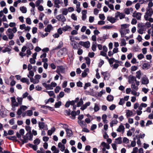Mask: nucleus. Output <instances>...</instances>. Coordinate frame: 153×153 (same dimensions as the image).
Listing matches in <instances>:
<instances>
[{"instance_id": "7", "label": "nucleus", "mask_w": 153, "mask_h": 153, "mask_svg": "<svg viewBox=\"0 0 153 153\" xmlns=\"http://www.w3.org/2000/svg\"><path fill=\"white\" fill-rule=\"evenodd\" d=\"M52 28L53 27L51 25H48L47 27L45 28V31L46 32H50Z\"/></svg>"}, {"instance_id": "21", "label": "nucleus", "mask_w": 153, "mask_h": 153, "mask_svg": "<svg viewBox=\"0 0 153 153\" xmlns=\"http://www.w3.org/2000/svg\"><path fill=\"white\" fill-rule=\"evenodd\" d=\"M126 115L127 117H130L133 114V112L129 110H128L126 111Z\"/></svg>"}, {"instance_id": "38", "label": "nucleus", "mask_w": 153, "mask_h": 153, "mask_svg": "<svg viewBox=\"0 0 153 153\" xmlns=\"http://www.w3.org/2000/svg\"><path fill=\"white\" fill-rule=\"evenodd\" d=\"M91 86V84L90 82L86 83L85 84V85L84 86V90L86 89L88 87L90 86Z\"/></svg>"}, {"instance_id": "32", "label": "nucleus", "mask_w": 153, "mask_h": 153, "mask_svg": "<svg viewBox=\"0 0 153 153\" xmlns=\"http://www.w3.org/2000/svg\"><path fill=\"white\" fill-rule=\"evenodd\" d=\"M83 101L82 98H81L79 100V101L78 102L77 104V107H79L80 106L82 105L83 104Z\"/></svg>"}, {"instance_id": "59", "label": "nucleus", "mask_w": 153, "mask_h": 153, "mask_svg": "<svg viewBox=\"0 0 153 153\" xmlns=\"http://www.w3.org/2000/svg\"><path fill=\"white\" fill-rule=\"evenodd\" d=\"M104 64V61L103 60L101 59L100 62L99 63L98 66L100 68L102 65Z\"/></svg>"}, {"instance_id": "61", "label": "nucleus", "mask_w": 153, "mask_h": 153, "mask_svg": "<svg viewBox=\"0 0 153 153\" xmlns=\"http://www.w3.org/2000/svg\"><path fill=\"white\" fill-rule=\"evenodd\" d=\"M124 11H125V13L127 15L129 14H130V10L129 8H126L124 10Z\"/></svg>"}, {"instance_id": "4", "label": "nucleus", "mask_w": 153, "mask_h": 153, "mask_svg": "<svg viewBox=\"0 0 153 153\" xmlns=\"http://www.w3.org/2000/svg\"><path fill=\"white\" fill-rule=\"evenodd\" d=\"M63 128L65 129L67 135L69 137H70L73 135V132L71 129H70L68 128H65L64 127Z\"/></svg>"}, {"instance_id": "25", "label": "nucleus", "mask_w": 153, "mask_h": 153, "mask_svg": "<svg viewBox=\"0 0 153 153\" xmlns=\"http://www.w3.org/2000/svg\"><path fill=\"white\" fill-rule=\"evenodd\" d=\"M27 48H28L30 50H32L33 48V46L32 44L30 43H28L27 44Z\"/></svg>"}, {"instance_id": "56", "label": "nucleus", "mask_w": 153, "mask_h": 153, "mask_svg": "<svg viewBox=\"0 0 153 153\" xmlns=\"http://www.w3.org/2000/svg\"><path fill=\"white\" fill-rule=\"evenodd\" d=\"M67 81L66 80L65 81L63 82L62 84V87L64 88H65L67 86Z\"/></svg>"}, {"instance_id": "16", "label": "nucleus", "mask_w": 153, "mask_h": 153, "mask_svg": "<svg viewBox=\"0 0 153 153\" xmlns=\"http://www.w3.org/2000/svg\"><path fill=\"white\" fill-rule=\"evenodd\" d=\"M20 10L22 11V13H26L27 11V8L24 6L20 7Z\"/></svg>"}, {"instance_id": "53", "label": "nucleus", "mask_w": 153, "mask_h": 153, "mask_svg": "<svg viewBox=\"0 0 153 153\" xmlns=\"http://www.w3.org/2000/svg\"><path fill=\"white\" fill-rule=\"evenodd\" d=\"M120 33L121 36V37H125V35L126 34V33H125L124 32L123 30H120Z\"/></svg>"}, {"instance_id": "51", "label": "nucleus", "mask_w": 153, "mask_h": 153, "mask_svg": "<svg viewBox=\"0 0 153 153\" xmlns=\"http://www.w3.org/2000/svg\"><path fill=\"white\" fill-rule=\"evenodd\" d=\"M99 17L102 20H104L105 19V16L104 14H100L99 15Z\"/></svg>"}, {"instance_id": "18", "label": "nucleus", "mask_w": 153, "mask_h": 153, "mask_svg": "<svg viewBox=\"0 0 153 153\" xmlns=\"http://www.w3.org/2000/svg\"><path fill=\"white\" fill-rule=\"evenodd\" d=\"M101 74L104 76V79L105 80L106 78L108 76V75L109 74L108 71L102 72Z\"/></svg>"}, {"instance_id": "41", "label": "nucleus", "mask_w": 153, "mask_h": 153, "mask_svg": "<svg viewBox=\"0 0 153 153\" xmlns=\"http://www.w3.org/2000/svg\"><path fill=\"white\" fill-rule=\"evenodd\" d=\"M122 41H121V44L120 45L121 46H122L123 45H124L125 46L126 45V41L123 38L122 39Z\"/></svg>"}, {"instance_id": "54", "label": "nucleus", "mask_w": 153, "mask_h": 153, "mask_svg": "<svg viewBox=\"0 0 153 153\" xmlns=\"http://www.w3.org/2000/svg\"><path fill=\"white\" fill-rule=\"evenodd\" d=\"M137 67L135 66H132L131 68V70L132 71H135L137 70Z\"/></svg>"}, {"instance_id": "35", "label": "nucleus", "mask_w": 153, "mask_h": 153, "mask_svg": "<svg viewBox=\"0 0 153 153\" xmlns=\"http://www.w3.org/2000/svg\"><path fill=\"white\" fill-rule=\"evenodd\" d=\"M17 99L19 105H22L23 100L22 98L18 97L17 98Z\"/></svg>"}, {"instance_id": "64", "label": "nucleus", "mask_w": 153, "mask_h": 153, "mask_svg": "<svg viewBox=\"0 0 153 153\" xmlns=\"http://www.w3.org/2000/svg\"><path fill=\"white\" fill-rule=\"evenodd\" d=\"M137 57L139 59H141L144 57V56L142 53H140L138 55Z\"/></svg>"}, {"instance_id": "29", "label": "nucleus", "mask_w": 153, "mask_h": 153, "mask_svg": "<svg viewBox=\"0 0 153 153\" xmlns=\"http://www.w3.org/2000/svg\"><path fill=\"white\" fill-rule=\"evenodd\" d=\"M71 27L67 25L64 26L62 28V30L63 31L65 32L71 28Z\"/></svg>"}, {"instance_id": "1", "label": "nucleus", "mask_w": 153, "mask_h": 153, "mask_svg": "<svg viewBox=\"0 0 153 153\" xmlns=\"http://www.w3.org/2000/svg\"><path fill=\"white\" fill-rule=\"evenodd\" d=\"M11 105L13 108H15V107H17L19 105L18 102H16L15 97H12L11 98Z\"/></svg>"}, {"instance_id": "48", "label": "nucleus", "mask_w": 153, "mask_h": 153, "mask_svg": "<svg viewBox=\"0 0 153 153\" xmlns=\"http://www.w3.org/2000/svg\"><path fill=\"white\" fill-rule=\"evenodd\" d=\"M95 55V53L94 52H89L88 54V56L90 58H93Z\"/></svg>"}, {"instance_id": "33", "label": "nucleus", "mask_w": 153, "mask_h": 153, "mask_svg": "<svg viewBox=\"0 0 153 153\" xmlns=\"http://www.w3.org/2000/svg\"><path fill=\"white\" fill-rule=\"evenodd\" d=\"M100 107L99 106L96 104H95L94 110L95 112H97L100 109Z\"/></svg>"}, {"instance_id": "26", "label": "nucleus", "mask_w": 153, "mask_h": 153, "mask_svg": "<svg viewBox=\"0 0 153 153\" xmlns=\"http://www.w3.org/2000/svg\"><path fill=\"white\" fill-rule=\"evenodd\" d=\"M62 102L61 101H59L55 103L54 107L55 108H59L61 105Z\"/></svg>"}, {"instance_id": "13", "label": "nucleus", "mask_w": 153, "mask_h": 153, "mask_svg": "<svg viewBox=\"0 0 153 153\" xmlns=\"http://www.w3.org/2000/svg\"><path fill=\"white\" fill-rule=\"evenodd\" d=\"M27 145L30 147L32 148L34 151H36L37 149L36 145H34L30 143H28Z\"/></svg>"}, {"instance_id": "57", "label": "nucleus", "mask_w": 153, "mask_h": 153, "mask_svg": "<svg viewBox=\"0 0 153 153\" xmlns=\"http://www.w3.org/2000/svg\"><path fill=\"white\" fill-rule=\"evenodd\" d=\"M29 62L31 64H34L36 62V60L35 59L31 58L30 59Z\"/></svg>"}, {"instance_id": "50", "label": "nucleus", "mask_w": 153, "mask_h": 153, "mask_svg": "<svg viewBox=\"0 0 153 153\" xmlns=\"http://www.w3.org/2000/svg\"><path fill=\"white\" fill-rule=\"evenodd\" d=\"M26 23L29 25H30L31 24V19L29 18H27L26 19Z\"/></svg>"}, {"instance_id": "34", "label": "nucleus", "mask_w": 153, "mask_h": 153, "mask_svg": "<svg viewBox=\"0 0 153 153\" xmlns=\"http://www.w3.org/2000/svg\"><path fill=\"white\" fill-rule=\"evenodd\" d=\"M33 142L35 145H37L40 143V140L39 138H37L34 140Z\"/></svg>"}, {"instance_id": "60", "label": "nucleus", "mask_w": 153, "mask_h": 153, "mask_svg": "<svg viewBox=\"0 0 153 153\" xmlns=\"http://www.w3.org/2000/svg\"><path fill=\"white\" fill-rule=\"evenodd\" d=\"M116 108V105L114 104L111 105L109 107V108L111 110H114Z\"/></svg>"}, {"instance_id": "6", "label": "nucleus", "mask_w": 153, "mask_h": 153, "mask_svg": "<svg viewBox=\"0 0 153 153\" xmlns=\"http://www.w3.org/2000/svg\"><path fill=\"white\" fill-rule=\"evenodd\" d=\"M147 12L146 13V15H148L149 16H151L153 14V10L151 8H149L146 10Z\"/></svg>"}, {"instance_id": "8", "label": "nucleus", "mask_w": 153, "mask_h": 153, "mask_svg": "<svg viewBox=\"0 0 153 153\" xmlns=\"http://www.w3.org/2000/svg\"><path fill=\"white\" fill-rule=\"evenodd\" d=\"M58 52L59 53H60L61 55H63L64 54L67 53V49L65 48H62Z\"/></svg>"}, {"instance_id": "15", "label": "nucleus", "mask_w": 153, "mask_h": 153, "mask_svg": "<svg viewBox=\"0 0 153 153\" xmlns=\"http://www.w3.org/2000/svg\"><path fill=\"white\" fill-rule=\"evenodd\" d=\"M115 143L118 144H120L122 143V138L121 137H120L115 139Z\"/></svg>"}, {"instance_id": "12", "label": "nucleus", "mask_w": 153, "mask_h": 153, "mask_svg": "<svg viewBox=\"0 0 153 153\" xmlns=\"http://www.w3.org/2000/svg\"><path fill=\"white\" fill-rule=\"evenodd\" d=\"M25 128L26 131L28 132L26 134V135H27L28 134H31V133H32L31 131V128L30 126H26Z\"/></svg>"}, {"instance_id": "2", "label": "nucleus", "mask_w": 153, "mask_h": 153, "mask_svg": "<svg viewBox=\"0 0 153 153\" xmlns=\"http://www.w3.org/2000/svg\"><path fill=\"white\" fill-rule=\"evenodd\" d=\"M56 18L59 21H61L63 22H65L66 21V19L65 17L62 14H60L57 16Z\"/></svg>"}, {"instance_id": "49", "label": "nucleus", "mask_w": 153, "mask_h": 153, "mask_svg": "<svg viewBox=\"0 0 153 153\" xmlns=\"http://www.w3.org/2000/svg\"><path fill=\"white\" fill-rule=\"evenodd\" d=\"M125 100H123V99H120V101L119 102V105H122L124 104V103H125Z\"/></svg>"}, {"instance_id": "23", "label": "nucleus", "mask_w": 153, "mask_h": 153, "mask_svg": "<svg viewBox=\"0 0 153 153\" xmlns=\"http://www.w3.org/2000/svg\"><path fill=\"white\" fill-rule=\"evenodd\" d=\"M71 114L72 117V119H74L75 118V116L76 115H77V113L75 111L73 110L71 111Z\"/></svg>"}, {"instance_id": "30", "label": "nucleus", "mask_w": 153, "mask_h": 153, "mask_svg": "<svg viewBox=\"0 0 153 153\" xmlns=\"http://www.w3.org/2000/svg\"><path fill=\"white\" fill-rule=\"evenodd\" d=\"M19 140L22 141V144H24L25 143H27L28 141V139L27 138H24L23 140L20 138Z\"/></svg>"}, {"instance_id": "27", "label": "nucleus", "mask_w": 153, "mask_h": 153, "mask_svg": "<svg viewBox=\"0 0 153 153\" xmlns=\"http://www.w3.org/2000/svg\"><path fill=\"white\" fill-rule=\"evenodd\" d=\"M131 85V87L132 88L135 89L137 91L138 89V87L135 85V84L134 82H133Z\"/></svg>"}, {"instance_id": "55", "label": "nucleus", "mask_w": 153, "mask_h": 153, "mask_svg": "<svg viewBox=\"0 0 153 153\" xmlns=\"http://www.w3.org/2000/svg\"><path fill=\"white\" fill-rule=\"evenodd\" d=\"M82 83L80 81L77 82L76 85L78 87H82Z\"/></svg>"}, {"instance_id": "36", "label": "nucleus", "mask_w": 153, "mask_h": 153, "mask_svg": "<svg viewBox=\"0 0 153 153\" xmlns=\"http://www.w3.org/2000/svg\"><path fill=\"white\" fill-rule=\"evenodd\" d=\"M103 39V38L102 37H99L97 39V41L99 42H100L102 44L105 41V40H104V39Z\"/></svg>"}, {"instance_id": "47", "label": "nucleus", "mask_w": 153, "mask_h": 153, "mask_svg": "<svg viewBox=\"0 0 153 153\" xmlns=\"http://www.w3.org/2000/svg\"><path fill=\"white\" fill-rule=\"evenodd\" d=\"M68 9L66 8H64L62 12V14L65 15H66L68 13Z\"/></svg>"}, {"instance_id": "46", "label": "nucleus", "mask_w": 153, "mask_h": 153, "mask_svg": "<svg viewBox=\"0 0 153 153\" xmlns=\"http://www.w3.org/2000/svg\"><path fill=\"white\" fill-rule=\"evenodd\" d=\"M85 59L86 61V63L87 65H89L90 63V59L88 57H86Z\"/></svg>"}, {"instance_id": "58", "label": "nucleus", "mask_w": 153, "mask_h": 153, "mask_svg": "<svg viewBox=\"0 0 153 153\" xmlns=\"http://www.w3.org/2000/svg\"><path fill=\"white\" fill-rule=\"evenodd\" d=\"M71 18L74 20H76L77 19L76 16L75 15L74 13L72 14Z\"/></svg>"}, {"instance_id": "11", "label": "nucleus", "mask_w": 153, "mask_h": 153, "mask_svg": "<svg viewBox=\"0 0 153 153\" xmlns=\"http://www.w3.org/2000/svg\"><path fill=\"white\" fill-rule=\"evenodd\" d=\"M125 128L124 126L122 125H120L117 128V131L118 132H121L122 131H124Z\"/></svg>"}, {"instance_id": "37", "label": "nucleus", "mask_w": 153, "mask_h": 153, "mask_svg": "<svg viewBox=\"0 0 153 153\" xmlns=\"http://www.w3.org/2000/svg\"><path fill=\"white\" fill-rule=\"evenodd\" d=\"M65 114V115L69 116L71 114V110L69 109L68 110H65L64 111Z\"/></svg>"}, {"instance_id": "3", "label": "nucleus", "mask_w": 153, "mask_h": 153, "mask_svg": "<svg viewBox=\"0 0 153 153\" xmlns=\"http://www.w3.org/2000/svg\"><path fill=\"white\" fill-rule=\"evenodd\" d=\"M136 78L135 76L130 75L128 76V82L129 84L132 83L133 82L136 80Z\"/></svg>"}, {"instance_id": "62", "label": "nucleus", "mask_w": 153, "mask_h": 153, "mask_svg": "<svg viewBox=\"0 0 153 153\" xmlns=\"http://www.w3.org/2000/svg\"><path fill=\"white\" fill-rule=\"evenodd\" d=\"M10 11L12 13L14 12L15 11L16 9L15 8L12 6H11L10 7Z\"/></svg>"}, {"instance_id": "63", "label": "nucleus", "mask_w": 153, "mask_h": 153, "mask_svg": "<svg viewBox=\"0 0 153 153\" xmlns=\"http://www.w3.org/2000/svg\"><path fill=\"white\" fill-rule=\"evenodd\" d=\"M137 22V20L133 18L132 19L131 22V24L132 25H135L136 24Z\"/></svg>"}, {"instance_id": "17", "label": "nucleus", "mask_w": 153, "mask_h": 153, "mask_svg": "<svg viewBox=\"0 0 153 153\" xmlns=\"http://www.w3.org/2000/svg\"><path fill=\"white\" fill-rule=\"evenodd\" d=\"M107 118V116L106 114H103L102 116V119L103 122L104 123H107V120H106Z\"/></svg>"}, {"instance_id": "24", "label": "nucleus", "mask_w": 153, "mask_h": 153, "mask_svg": "<svg viewBox=\"0 0 153 153\" xmlns=\"http://www.w3.org/2000/svg\"><path fill=\"white\" fill-rule=\"evenodd\" d=\"M58 68L59 69L61 73H63L65 72V68L62 66H58Z\"/></svg>"}, {"instance_id": "44", "label": "nucleus", "mask_w": 153, "mask_h": 153, "mask_svg": "<svg viewBox=\"0 0 153 153\" xmlns=\"http://www.w3.org/2000/svg\"><path fill=\"white\" fill-rule=\"evenodd\" d=\"M129 25L127 24H123L121 25V28L123 29V28H126L128 27Z\"/></svg>"}, {"instance_id": "19", "label": "nucleus", "mask_w": 153, "mask_h": 153, "mask_svg": "<svg viewBox=\"0 0 153 153\" xmlns=\"http://www.w3.org/2000/svg\"><path fill=\"white\" fill-rule=\"evenodd\" d=\"M142 66L143 69H149V67L150 64L148 63H144L142 65Z\"/></svg>"}, {"instance_id": "14", "label": "nucleus", "mask_w": 153, "mask_h": 153, "mask_svg": "<svg viewBox=\"0 0 153 153\" xmlns=\"http://www.w3.org/2000/svg\"><path fill=\"white\" fill-rule=\"evenodd\" d=\"M45 126V123L43 122H39V127L40 129H43Z\"/></svg>"}, {"instance_id": "10", "label": "nucleus", "mask_w": 153, "mask_h": 153, "mask_svg": "<svg viewBox=\"0 0 153 153\" xmlns=\"http://www.w3.org/2000/svg\"><path fill=\"white\" fill-rule=\"evenodd\" d=\"M55 129H56L54 127H53L52 128L51 130H49L48 131V135L51 136L53 132H54L55 131Z\"/></svg>"}, {"instance_id": "22", "label": "nucleus", "mask_w": 153, "mask_h": 153, "mask_svg": "<svg viewBox=\"0 0 153 153\" xmlns=\"http://www.w3.org/2000/svg\"><path fill=\"white\" fill-rule=\"evenodd\" d=\"M107 100L109 102L112 101L114 100V97L111 95H108L107 97Z\"/></svg>"}, {"instance_id": "28", "label": "nucleus", "mask_w": 153, "mask_h": 153, "mask_svg": "<svg viewBox=\"0 0 153 153\" xmlns=\"http://www.w3.org/2000/svg\"><path fill=\"white\" fill-rule=\"evenodd\" d=\"M29 5L32 7V9H33V15H34L35 14V12L34 10L35 7V4L33 2H30L29 3Z\"/></svg>"}, {"instance_id": "5", "label": "nucleus", "mask_w": 153, "mask_h": 153, "mask_svg": "<svg viewBox=\"0 0 153 153\" xmlns=\"http://www.w3.org/2000/svg\"><path fill=\"white\" fill-rule=\"evenodd\" d=\"M149 83V80L146 77H143L142 79V83L143 84L146 85Z\"/></svg>"}, {"instance_id": "39", "label": "nucleus", "mask_w": 153, "mask_h": 153, "mask_svg": "<svg viewBox=\"0 0 153 153\" xmlns=\"http://www.w3.org/2000/svg\"><path fill=\"white\" fill-rule=\"evenodd\" d=\"M27 115L29 116H30L33 115V111L32 110H30L27 111Z\"/></svg>"}, {"instance_id": "45", "label": "nucleus", "mask_w": 153, "mask_h": 153, "mask_svg": "<svg viewBox=\"0 0 153 153\" xmlns=\"http://www.w3.org/2000/svg\"><path fill=\"white\" fill-rule=\"evenodd\" d=\"M85 42H87V43L85 44L84 45V47H85L87 48H88L90 46V43L89 41H86Z\"/></svg>"}, {"instance_id": "43", "label": "nucleus", "mask_w": 153, "mask_h": 153, "mask_svg": "<svg viewBox=\"0 0 153 153\" xmlns=\"http://www.w3.org/2000/svg\"><path fill=\"white\" fill-rule=\"evenodd\" d=\"M141 15L142 14L141 13L139 12L137 13V17H136V18L137 20H140Z\"/></svg>"}, {"instance_id": "42", "label": "nucleus", "mask_w": 153, "mask_h": 153, "mask_svg": "<svg viewBox=\"0 0 153 153\" xmlns=\"http://www.w3.org/2000/svg\"><path fill=\"white\" fill-rule=\"evenodd\" d=\"M60 89L61 88L59 86H56L54 89L55 92L56 93H58L59 92V91L60 90Z\"/></svg>"}, {"instance_id": "40", "label": "nucleus", "mask_w": 153, "mask_h": 153, "mask_svg": "<svg viewBox=\"0 0 153 153\" xmlns=\"http://www.w3.org/2000/svg\"><path fill=\"white\" fill-rule=\"evenodd\" d=\"M63 46V45L62 44V45H60V43H59V44L56 47L53 48V50H57L60 49L61 48H62Z\"/></svg>"}, {"instance_id": "20", "label": "nucleus", "mask_w": 153, "mask_h": 153, "mask_svg": "<svg viewBox=\"0 0 153 153\" xmlns=\"http://www.w3.org/2000/svg\"><path fill=\"white\" fill-rule=\"evenodd\" d=\"M44 91L46 92H48V94L49 96L50 97H52V96L54 95L53 97L55 98V95L54 93V92L53 91H46L45 90Z\"/></svg>"}, {"instance_id": "52", "label": "nucleus", "mask_w": 153, "mask_h": 153, "mask_svg": "<svg viewBox=\"0 0 153 153\" xmlns=\"http://www.w3.org/2000/svg\"><path fill=\"white\" fill-rule=\"evenodd\" d=\"M97 126L96 124H93L91 128V131H93L94 130L96 129L97 128Z\"/></svg>"}, {"instance_id": "9", "label": "nucleus", "mask_w": 153, "mask_h": 153, "mask_svg": "<svg viewBox=\"0 0 153 153\" xmlns=\"http://www.w3.org/2000/svg\"><path fill=\"white\" fill-rule=\"evenodd\" d=\"M107 20L112 23H115L116 22V20L115 18H113L112 17H111L110 18L109 17H108L107 18Z\"/></svg>"}, {"instance_id": "31", "label": "nucleus", "mask_w": 153, "mask_h": 153, "mask_svg": "<svg viewBox=\"0 0 153 153\" xmlns=\"http://www.w3.org/2000/svg\"><path fill=\"white\" fill-rule=\"evenodd\" d=\"M136 77L138 79H140L141 77V73L140 70L136 72Z\"/></svg>"}]
</instances>
